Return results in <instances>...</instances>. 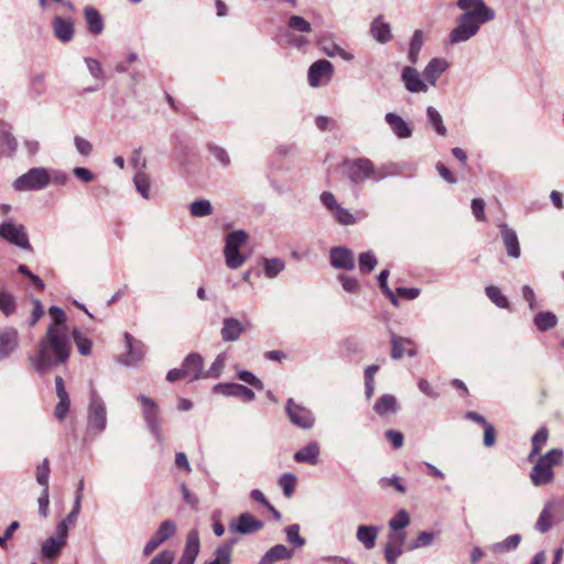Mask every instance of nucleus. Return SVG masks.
<instances>
[{"mask_svg": "<svg viewBox=\"0 0 564 564\" xmlns=\"http://www.w3.org/2000/svg\"><path fill=\"white\" fill-rule=\"evenodd\" d=\"M456 6L463 13L456 18V25L448 34L452 45L469 41L477 35L481 25L496 18L495 10L484 0H457Z\"/></svg>", "mask_w": 564, "mask_h": 564, "instance_id": "nucleus-1", "label": "nucleus"}, {"mask_svg": "<svg viewBox=\"0 0 564 564\" xmlns=\"http://www.w3.org/2000/svg\"><path fill=\"white\" fill-rule=\"evenodd\" d=\"M70 349L68 333L47 329L39 343L37 355L29 357L31 367L37 373H46L52 368L65 364L69 358Z\"/></svg>", "mask_w": 564, "mask_h": 564, "instance_id": "nucleus-2", "label": "nucleus"}, {"mask_svg": "<svg viewBox=\"0 0 564 564\" xmlns=\"http://www.w3.org/2000/svg\"><path fill=\"white\" fill-rule=\"evenodd\" d=\"M107 427V408L94 387L90 388L87 408L86 438L94 440Z\"/></svg>", "mask_w": 564, "mask_h": 564, "instance_id": "nucleus-3", "label": "nucleus"}, {"mask_svg": "<svg viewBox=\"0 0 564 564\" xmlns=\"http://www.w3.org/2000/svg\"><path fill=\"white\" fill-rule=\"evenodd\" d=\"M564 453L561 448H552L546 454L540 456L532 467L530 480L535 486L547 485L554 479V466L562 464Z\"/></svg>", "mask_w": 564, "mask_h": 564, "instance_id": "nucleus-4", "label": "nucleus"}, {"mask_svg": "<svg viewBox=\"0 0 564 564\" xmlns=\"http://www.w3.org/2000/svg\"><path fill=\"white\" fill-rule=\"evenodd\" d=\"M312 24L307 20L301 15L292 14L286 23V42L297 50H305L311 44L307 35L312 33Z\"/></svg>", "mask_w": 564, "mask_h": 564, "instance_id": "nucleus-5", "label": "nucleus"}, {"mask_svg": "<svg viewBox=\"0 0 564 564\" xmlns=\"http://www.w3.org/2000/svg\"><path fill=\"white\" fill-rule=\"evenodd\" d=\"M247 240L248 234L243 230H235L226 236L224 256L229 269L236 270L246 262L247 257L240 252V249Z\"/></svg>", "mask_w": 564, "mask_h": 564, "instance_id": "nucleus-6", "label": "nucleus"}, {"mask_svg": "<svg viewBox=\"0 0 564 564\" xmlns=\"http://www.w3.org/2000/svg\"><path fill=\"white\" fill-rule=\"evenodd\" d=\"M346 172L348 178L354 184H360L367 180L378 182L384 178L386 176V174L381 170L376 169L373 163L366 158H360L347 163Z\"/></svg>", "mask_w": 564, "mask_h": 564, "instance_id": "nucleus-7", "label": "nucleus"}, {"mask_svg": "<svg viewBox=\"0 0 564 564\" xmlns=\"http://www.w3.org/2000/svg\"><path fill=\"white\" fill-rule=\"evenodd\" d=\"M51 183L50 172L44 167H33L19 176L12 184L19 192L41 191Z\"/></svg>", "mask_w": 564, "mask_h": 564, "instance_id": "nucleus-8", "label": "nucleus"}, {"mask_svg": "<svg viewBox=\"0 0 564 564\" xmlns=\"http://www.w3.org/2000/svg\"><path fill=\"white\" fill-rule=\"evenodd\" d=\"M285 413L290 422L302 430H311L315 425L314 413L308 408L295 402L293 398L286 400Z\"/></svg>", "mask_w": 564, "mask_h": 564, "instance_id": "nucleus-9", "label": "nucleus"}, {"mask_svg": "<svg viewBox=\"0 0 564 564\" xmlns=\"http://www.w3.org/2000/svg\"><path fill=\"white\" fill-rule=\"evenodd\" d=\"M137 400L142 404L143 417L150 432L158 442L162 443L163 437L161 432V419L159 415V406L156 402L144 394L138 395Z\"/></svg>", "mask_w": 564, "mask_h": 564, "instance_id": "nucleus-10", "label": "nucleus"}, {"mask_svg": "<svg viewBox=\"0 0 564 564\" xmlns=\"http://www.w3.org/2000/svg\"><path fill=\"white\" fill-rule=\"evenodd\" d=\"M334 76V66L327 59L314 62L307 72L308 85L313 88L326 86Z\"/></svg>", "mask_w": 564, "mask_h": 564, "instance_id": "nucleus-11", "label": "nucleus"}, {"mask_svg": "<svg viewBox=\"0 0 564 564\" xmlns=\"http://www.w3.org/2000/svg\"><path fill=\"white\" fill-rule=\"evenodd\" d=\"M0 237L21 249H31L29 237L22 225H17L11 221L2 223L0 225Z\"/></svg>", "mask_w": 564, "mask_h": 564, "instance_id": "nucleus-12", "label": "nucleus"}, {"mask_svg": "<svg viewBox=\"0 0 564 564\" xmlns=\"http://www.w3.org/2000/svg\"><path fill=\"white\" fill-rule=\"evenodd\" d=\"M401 82L405 89L412 94H425L429 85L424 77L413 66H404L401 70Z\"/></svg>", "mask_w": 564, "mask_h": 564, "instance_id": "nucleus-13", "label": "nucleus"}, {"mask_svg": "<svg viewBox=\"0 0 564 564\" xmlns=\"http://www.w3.org/2000/svg\"><path fill=\"white\" fill-rule=\"evenodd\" d=\"M406 533L404 531L390 530L384 547V557L388 564H397L398 557L403 554Z\"/></svg>", "mask_w": 564, "mask_h": 564, "instance_id": "nucleus-14", "label": "nucleus"}, {"mask_svg": "<svg viewBox=\"0 0 564 564\" xmlns=\"http://www.w3.org/2000/svg\"><path fill=\"white\" fill-rule=\"evenodd\" d=\"M176 532V524L172 520L163 521L153 536L147 542L143 549L144 555L153 553L163 542L172 538Z\"/></svg>", "mask_w": 564, "mask_h": 564, "instance_id": "nucleus-15", "label": "nucleus"}, {"mask_svg": "<svg viewBox=\"0 0 564 564\" xmlns=\"http://www.w3.org/2000/svg\"><path fill=\"white\" fill-rule=\"evenodd\" d=\"M123 337L127 352L120 357V362L128 367L134 366L143 358L145 346L141 341L135 340L129 333H124Z\"/></svg>", "mask_w": 564, "mask_h": 564, "instance_id": "nucleus-16", "label": "nucleus"}, {"mask_svg": "<svg viewBox=\"0 0 564 564\" xmlns=\"http://www.w3.org/2000/svg\"><path fill=\"white\" fill-rule=\"evenodd\" d=\"M263 528V522L252 514L245 512L229 524V530L239 534H251Z\"/></svg>", "mask_w": 564, "mask_h": 564, "instance_id": "nucleus-17", "label": "nucleus"}, {"mask_svg": "<svg viewBox=\"0 0 564 564\" xmlns=\"http://www.w3.org/2000/svg\"><path fill=\"white\" fill-rule=\"evenodd\" d=\"M214 392L223 394L225 397L240 398L246 402L253 401L256 395L254 392L240 383H218L214 387Z\"/></svg>", "mask_w": 564, "mask_h": 564, "instance_id": "nucleus-18", "label": "nucleus"}, {"mask_svg": "<svg viewBox=\"0 0 564 564\" xmlns=\"http://www.w3.org/2000/svg\"><path fill=\"white\" fill-rule=\"evenodd\" d=\"M330 264L335 269L352 270L355 268V256L346 247H334L329 251Z\"/></svg>", "mask_w": 564, "mask_h": 564, "instance_id": "nucleus-19", "label": "nucleus"}, {"mask_svg": "<svg viewBox=\"0 0 564 564\" xmlns=\"http://www.w3.org/2000/svg\"><path fill=\"white\" fill-rule=\"evenodd\" d=\"M449 67V63L443 57L432 58L423 69L422 76L430 86H435L438 78Z\"/></svg>", "mask_w": 564, "mask_h": 564, "instance_id": "nucleus-20", "label": "nucleus"}, {"mask_svg": "<svg viewBox=\"0 0 564 564\" xmlns=\"http://www.w3.org/2000/svg\"><path fill=\"white\" fill-rule=\"evenodd\" d=\"M204 360L198 352H191L182 362L183 372L191 381L204 378Z\"/></svg>", "mask_w": 564, "mask_h": 564, "instance_id": "nucleus-21", "label": "nucleus"}, {"mask_svg": "<svg viewBox=\"0 0 564 564\" xmlns=\"http://www.w3.org/2000/svg\"><path fill=\"white\" fill-rule=\"evenodd\" d=\"M18 149V141L12 133V127L0 121V154L4 156H13Z\"/></svg>", "mask_w": 564, "mask_h": 564, "instance_id": "nucleus-22", "label": "nucleus"}, {"mask_svg": "<svg viewBox=\"0 0 564 564\" xmlns=\"http://www.w3.org/2000/svg\"><path fill=\"white\" fill-rule=\"evenodd\" d=\"M384 121L393 132V134L399 139H409L413 134V129L409 122H406L402 117L394 112H388L384 116Z\"/></svg>", "mask_w": 564, "mask_h": 564, "instance_id": "nucleus-23", "label": "nucleus"}, {"mask_svg": "<svg viewBox=\"0 0 564 564\" xmlns=\"http://www.w3.org/2000/svg\"><path fill=\"white\" fill-rule=\"evenodd\" d=\"M246 332L243 324L235 317H226L223 321L220 336L224 341H237Z\"/></svg>", "mask_w": 564, "mask_h": 564, "instance_id": "nucleus-24", "label": "nucleus"}, {"mask_svg": "<svg viewBox=\"0 0 564 564\" xmlns=\"http://www.w3.org/2000/svg\"><path fill=\"white\" fill-rule=\"evenodd\" d=\"M500 234L508 256L518 259L521 254V249L517 232L508 225L502 224L500 225Z\"/></svg>", "mask_w": 564, "mask_h": 564, "instance_id": "nucleus-25", "label": "nucleus"}, {"mask_svg": "<svg viewBox=\"0 0 564 564\" xmlns=\"http://www.w3.org/2000/svg\"><path fill=\"white\" fill-rule=\"evenodd\" d=\"M199 552V535L196 530L188 532L186 544L177 564H194Z\"/></svg>", "mask_w": 564, "mask_h": 564, "instance_id": "nucleus-26", "label": "nucleus"}, {"mask_svg": "<svg viewBox=\"0 0 564 564\" xmlns=\"http://www.w3.org/2000/svg\"><path fill=\"white\" fill-rule=\"evenodd\" d=\"M18 347V332L6 328L0 332V361L8 358Z\"/></svg>", "mask_w": 564, "mask_h": 564, "instance_id": "nucleus-27", "label": "nucleus"}, {"mask_svg": "<svg viewBox=\"0 0 564 564\" xmlns=\"http://www.w3.org/2000/svg\"><path fill=\"white\" fill-rule=\"evenodd\" d=\"M370 33L372 37L381 44H386L392 39L391 26L386 22L382 15H378L370 24Z\"/></svg>", "mask_w": 564, "mask_h": 564, "instance_id": "nucleus-28", "label": "nucleus"}, {"mask_svg": "<svg viewBox=\"0 0 564 564\" xmlns=\"http://www.w3.org/2000/svg\"><path fill=\"white\" fill-rule=\"evenodd\" d=\"M378 533V527L361 524L357 528L356 539L364 545L366 550H371L376 545Z\"/></svg>", "mask_w": 564, "mask_h": 564, "instance_id": "nucleus-29", "label": "nucleus"}, {"mask_svg": "<svg viewBox=\"0 0 564 564\" xmlns=\"http://www.w3.org/2000/svg\"><path fill=\"white\" fill-rule=\"evenodd\" d=\"M52 24L54 34L61 42H69L73 39L74 24L69 19L55 17Z\"/></svg>", "mask_w": 564, "mask_h": 564, "instance_id": "nucleus-30", "label": "nucleus"}, {"mask_svg": "<svg viewBox=\"0 0 564 564\" xmlns=\"http://www.w3.org/2000/svg\"><path fill=\"white\" fill-rule=\"evenodd\" d=\"M292 555V550L288 549L283 544H276L264 553L260 558L259 564H274L278 561L291 558Z\"/></svg>", "mask_w": 564, "mask_h": 564, "instance_id": "nucleus-31", "label": "nucleus"}, {"mask_svg": "<svg viewBox=\"0 0 564 564\" xmlns=\"http://www.w3.org/2000/svg\"><path fill=\"white\" fill-rule=\"evenodd\" d=\"M319 455V445L317 442H310L306 446L301 448L294 454V459L297 463H306L316 465Z\"/></svg>", "mask_w": 564, "mask_h": 564, "instance_id": "nucleus-32", "label": "nucleus"}, {"mask_svg": "<svg viewBox=\"0 0 564 564\" xmlns=\"http://www.w3.org/2000/svg\"><path fill=\"white\" fill-rule=\"evenodd\" d=\"M398 408L397 399L392 394L381 395L373 405L375 412L380 416H384L389 413H395Z\"/></svg>", "mask_w": 564, "mask_h": 564, "instance_id": "nucleus-33", "label": "nucleus"}, {"mask_svg": "<svg viewBox=\"0 0 564 564\" xmlns=\"http://www.w3.org/2000/svg\"><path fill=\"white\" fill-rule=\"evenodd\" d=\"M84 14L89 32L95 35L100 34L104 30V22L99 12L95 8L87 6L84 9Z\"/></svg>", "mask_w": 564, "mask_h": 564, "instance_id": "nucleus-34", "label": "nucleus"}, {"mask_svg": "<svg viewBox=\"0 0 564 564\" xmlns=\"http://www.w3.org/2000/svg\"><path fill=\"white\" fill-rule=\"evenodd\" d=\"M549 440V430L545 426H541L535 434L532 436V449L528 455V460L533 462L535 457L540 454L541 449L544 447Z\"/></svg>", "mask_w": 564, "mask_h": 564, "instance_id": "nucleus-35", "label": "nucleus"}, {"mask_svg": "<svg viewBox=\"0 0 564 564\" xmlns=\"http://www.w3.org/2000/svg\"><path fill=\"white\" fill-rule=\"evenodd\" d=\"M423 42H424L423 32L421 30H415L411 37L409 52H408V59L413 65L419 62V56H420V52L423 46Z\"/></svg>", "mask_w": 564, "mask_h": 564, "instance_id": "nucleus-36", "label": "nucleus"}, {"mask_svg": "<svg viewBox=\"0 0 564 564\" xmlns=\"http://www.w3.org/2000/svg\"><path fill=\"white\" fill-rule=\"evenodd\" d=\"M48 314L52 318V323L47 329H53L57 333H68L65 326L66 315L62 308L58 306H51L48 308Z\"/></svg>", "mask_w": 564, "mask_h": 564, "instance_id": "nucleus-37", "label": "nucleus"}, {"mask_svg": "<svg viewBox=\"0 0 564 564\" xmlns=\"http://www.w3.org/2000/svg\"><path fill=\"white\" fill-rule=\"evenodd\" d=\"M426 118L430 126L435 130V132L442 137L447 134V129L443 122L442 115L438 112L436 108L433 106H429L426 108Z\"/></svg>", "mask_w": 564, "mask_h": 564, "instance_id": "nucleus-38", "label": "nucleus"}, {"mask_svg": "<svg viewBox=\"0 0 564 564\" xmlns=\"http://www.w3.org/2000/svg\"><path fill=\"white\" fill-rule=\"evenodd\" d=\"M413 341L409 338L400 337L395 334H391V357L392 359H401L406 350V346H412Z\"/></svg>", "mask_w": 564, "mask_h": 564, "instance_id": "nucleus-39", "label": "nucleus"}, {"mask_svg": "<svg viewBox=\"0 0 564 564\" xmlns=\"http://www.w3.org/2000/svg\"><path fill=\"white\" fill-rule=\"evenodd\" d=\"M533 322L540 332H545L555 327L557 317L552 312H540L535 315Z\"/></svg>", "mask_w": 564, "mask_h": 564, "instance_id": "nucleus-40", "label": "nucleus"}, {"mask_svg": "<svg viewBox=\"0 0 564 564\" xmlns=\"http://www.w3.org/2000/svg\"><path fill=\"white\" fill-rule=\"evenodd\" d=\"M552 509L553 502L545 503L544 508L542 509L535 523V529L539 532L544 533L552 528Z\"/></svg>", "mask_w": 564, "mask_h": 564, "instance_id": "nucleus-41", "label": "nucleus"}, {"mask_svg": "<svg viewBox=\"0 0 564 564\" xmlns=\"http://www.w3.org/2000/svg\"><path fill=\"white\" fill-rule=\"evenodd\" d=\"M236 540L219 545L215 551V558L208 564H231L232 545Z\"/></svg>", "mask_w": 564, "mask_h": 564, "instance_id": "nucleus-42", "label": "nucleus"}, {"mask_svg": "<svg viewBox=\"0 0 564 564\" xmlns=\"http://www.w3.org/2000/svg\"><path fill=\"white\" fill-rule=\"evenodd\" d=\"M64 545V541H59L54 536H50L44 541L42 545V555L46 558H54L61 553V550Z\"/></svg>", "mask_w": 564, "mask_h": 564, "instance_id": "nucleus-43", "label": "nucleus"}, {"mask_svg": "<svg viewBox=\"0 0 564 564\" xmlns=\"http://www.w3.org/2000/svg\"><path fill=\"white\" fill-rule=\"evenodd\" d=\"M134 186L138 193L145 199H150V188L151 182L150 176L143 171H139L135 173L133 177Z\"/></svg>", "mask_w": 564, "mask_h": 564, "instance_id": "nucleus-44", "label": "nucleus"}, {"mask_svg": "<svg viewBox=\"0 0 564 564\" xmlns=\"http://www.w3.org/2000/svg\"><path fill=\"white\" fill-rule=\"evenodd\" d=\"M521 542L520 534H512L506 538L503 541L498 542L492 545L491 550L494 553H505L512 550H516Z\"/></svg>", "mask_w": 564, "mask_h": 564, "instance_id": "nucleus-45", "label": "nucleus"}, {"mask_svg": "<svg viewBox=\"0 0 564 564\" xmlns=\"http://www.w3.org/2000/svg\"><path fill=\"white\" fill-rule=\"evenodd\" d=\"M285 269V262L280 258L264 259L263 271L267 278L273 279Z\"/></svg>", "mask_w": 564, "mask_h": 564, "instance_id": "nucleus-46", "label": "nucleus"}, {"mask_svg": "<svg viewBox=\"0 0 564 564\" xmlns=\"http://www.w3.org/2000/svg\"><path fill=\"white\" fill-rule=\"evenodd\" d=\"M213 205L208 199H198L189 205L191 215L194 217H206L213 214Z\"/></svg>", "mask_w": 564, "mask_h": 564, "instance_id": "nucleus-47", "label": "nucleus"}, {"mask_svg": "<svg viewBox=\"0 0 564 564\" xmlns=\"http://www.w3.org/2000/svg\"><path fill=\"white\" fill-rule=\"evenodd\" d=\"M389 529L392 531H403L410 524V516L406 510L401 509L389 520Z\"/></svg>", "mask_w": 564, "mask_h": 564, "instance_id": "nucleus-48", "label": "nucleus"}, {"mask_svg": "<svg viewBox=\"0 0 564 564\" xmlns=\"http://www.w3.org/2000/svg\"><path fill=\"white\" fill-rule=\"evenodd\" d=\"M227 357L226 354H219L213 364L210 365L209 369L204 371V379L206 378H214L217 379L220 377L225 364H226Z\"/></svg>", "mask_w": 564, "mask_h": 564, "instance_id": "nucleus-49", "label": "nucleus"}, {"mask_svg": "<svg viewBox=\"0 0 564 564\" xmlns=\"http://www.w3.org/2000/svg\"><path fill=\"white\" fill-rule=\"evenodd\" d=\"M378 261L372 251H366L359 256V270L361 273H370L377 265Z\"/></svg>", "mask_w": 564, "mask_h": 564, "instance_id": "nucleus-50", "label": "nucleus"}, {"mask_svg": "<svg viewBox=\"0 0 564 564\" xmlns=\"http://www.w3.org/2000/svg\"><path fill=\"white\" fill-rule=\"evenodd\" d=\"M486 295L489 300L495 303L500 308H509V301L505 295H502L501 291L494 285L486 288Z\"/></svg>", "mask_w": 564, "mask_h": 564, "instance_id": "nucleus-51", "label": "nucleus"}, {"mask_svg": "<svg viewBox=\"0 0 564 564\" xmlns=\"http://www.w3.org/2000/svg\"><path fill=\"white\" fill-rule=\"evenodd\" d=\"M73 338L80 355L88 356L91 352V340L85 337L80 330H73Z\"/></svg>", "mask_w": 564, "mask_h": 564, "instance_id": "nucleus-52", "label": "nucleus"}, {"mask_svg": "<svg viewBox=\"0 0 564 564\" xmlns=\"http://www.w3.org/2000/svg\"><path fill=\"white\" fill-rule=\"evenodd\" d=\"M322 52L327 55L328 57H336L339 56L344 61L350 62L354 59V55L344 48H341L337 44L332 45H322Z\"/></svg>", "mask_w": 564, "mask_h": 564, "instance_id": "nucleus-53", "label": "nucleus"}, {"mask_svg": "<svg viewBox=\"0 0 564 564\" xmlns=\"http://www.w3.org/2000/svg\"><path fill=\"white\" fill-rule=\"evenodd\" d=\"M279 485L283 490V494L286 498H290L294 494V488L296 485V477L291 473L283 474L279 479Z\"/></svg>", "mask_w": 564, "mask_h": 564, "instance_id": "nucleus-54", "label": "nucleus"}, {"mask_svg": "<svg viewBox=\"0 0 564 564\" xmlns=\"http://www.w3.org/2000/svg\"><path fill=\"white\" fill-rule=\"evenodd\" d=\"M333 217L344 226L354 225L356 223L355 216L346 208L340 205L337 206L333 212Z\"/></svg>", "mask_w": 564, "mask_h": 564, "instance_id": "nucleus-55", "label": "nucleus"}, {"mask_svg": "<svg viewBox=\"0 0 564 564\" xmlns=\"http://www.w3.org/2000/svg\"><path fill=\"white\" fill-rule=\"evenodd\" d=\"M434 533L423 531L415 540H413L406 547L408 551H413L420 547L429 546L433 543Z\"/></svg>", "mask_w": 564, "mask_h": 564, "instance_id": "nucleus-56", "label": "nucleus"}, {"mask_svg": "<svg viewBox=\"0 0 564 564\" xmlns=\"http://www.w3.org/2000/svg\"><path fill=\"white\" fill-rule=\"evenodd\" d=\"M288 541L295 547H301L305 544V540L300 535V525L291 524L285 529Z\"/></svg>", "mask_w": 564, "mask_h": 564, "instance_id": "nucleus-57", "label": "nucleus"}, {"mask_svg": "<svg viewBox=\"0 0 564 564\" xmlns=\"http://www.w3.org/2000/svg\"><path fill=\"white\" fill-rule=\"evenodd\" d=\"M15 310V300L12 294L7 292H0V311L9 316L13 314Z\"/></svg>", "mask_w": 564, "mask_h": 564, "instance_id": "nucleus-58", "label": "nucleus"}, {"mask_svg": "<svg viewBox=\"0 0 564 564\" xmlns=\"http://www.w3.org/2000/svg\"><path fill=\"white\" fill-rule=\"evenodd\" d=\"M50 477V462L47 458L43 459V463L36 468V481L43 488H48Z\"/></svg>", "mask_w": 564, "mask_h": 564, "instance_id": "nucleus-59", "label": "nucleus"}, {"mask_svg": "<svg viewBox=\"0 0 564 564\" xmlns=\"http://www.w3.org/2000/svg\"><path fill=\"white\" fill-rule=\"evenodd\" d=\"M70 400L69 395L58 397V402L54 410V416L58 421H63L69 411Z\"/></svg>", "mask_w": 564, "mask_h": 564, "instance_id": "nucleus-60", "label": "nucleus"}, {"mask_svg": "<svg viewBox=\"0 0 564 564\" xmlns=\"http://www.w3.org/2000/svg\"><path fill=\"white\" fill-rule=\"evenodd\" d=\"M338 280L347 293H357L360 289V284L355 278L348 276L346 274H339Z\"/></svg>", "mask_w": 564, "mask_h": 564, "instance_id": "nucleus-61", "label": "nucleus"}, {"mask_svg": "<svg viewBox=\"0 0 564 564\" xmlns=\"http://www.w3.org/2000/svg\"><path fill=\"white\" fill-rule=\"evenodd\" d=\"M237 377L252 386L253 388L258 389V390H262L263 389V383L260 379H258L252 372L248 371V370H240L238 373H237Z\"/></svg>", "mask_w": 564, "mask_h": 564, "instance_id": "nucleus-62", "label": "nucleus"}, {"mask_svg": "<svg viewBox=\"0 0 564 564\" xmlns=\"http://www.w3.org/2000/svg\"><path fill=\"white\" fill-rule=\"evenodd\" d=\"M209 151L215 160H217L224 167L229 166L230 158L225 149L218 145H210Z\"/></svg>", "mask_w": 564, "mask_h": 564, "instance_id": "nucleus-63", "label": "nucleus"}, {"mask_svg": "<svg viewBox=\"0 0 564 564\" xmlns=\"http://www.w3.org/2000/svg\"><path fill=\"white\" fill-rule=\"evenodd\" d=\"M85 64L95 79H104V70L101 64L91 57H85Z\"/></svg>", "mask_w": 564, "mask_h": 564, "instance_id": "nucleus-64", "label": "nucleus"}]
</instances>
